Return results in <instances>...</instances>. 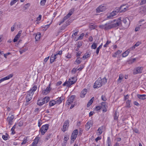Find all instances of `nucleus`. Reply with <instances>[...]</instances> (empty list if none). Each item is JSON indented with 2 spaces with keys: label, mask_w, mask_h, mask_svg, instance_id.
I'll list each match as a JSON object with an SVG mask.
<instances>
[{
  "label": "nucleus",
  "mask_w": 146,
  "mask_h": 146,
  "mask_svg": "<svg viewBox=\"0 0 146 146\" xmlns=\"http://www.w3.org/2000/svg\"><path fill=\"white\" fill-rule=\"evenodd\" d=\"M121 18H119L118 20H114L111 23L106 24V30L110 29L112 28L118 27L121 23Z\"/></svg>",
  "instance_id": "f257e3e1"
},
{
  "label": "nucleus",
  "mask_w": 146,
  "mask_h": 146,
  "mask_svg": "<svg viewBox=\"0 0 146 146\" xmlns=\"http://www.w3.org/2000/svg\"><path fill=\"white\" fill-rule=\"evenodd\" d=\"M77 79L76 77H72L70 78L68 80H66L63 83L62 85L64 86H66L68 87H70L71 86L75 84L76 82Z\"/></svg>",
  "instance_id": "f03ea898"
},
{
  "label": "nucleus",
  "mask_w": 146,
  "mask_h": 146,
  "mask_svg": "<svg viewBox=\"0 0 146 146\" xmlns=\"http://www.w3.org/2000/svg\"><path fill=\"white\" fill-rule=\"evenodd\" d=\"M50 100V98L46 96L41 99L38 100L37 104L39 106H42L45 103H47Z\"/></svg>",
  "instance_id": "7ed1b4c3"
},
{
  "label": "nucleus",
  "mask_w": 146,
  "mask_h": 146,
  "mask_svg": "<svg viewBox=\"0 0 146 146\" xmlns=\"http://www.w3.org/2000/svg\"><path fill=\"white\" fill-rule=\"evenodd\" d=\"M49 125L48 124H46L42 126L40 128L39 132L40 133L41 135H43L47 131L48 129Z\"/></svg>",
  "instance_id": "20e7f679"
},
{
  "label": "nucleus",
  "mask_w": 146,
  "mask_h": 146,
  "mask_svg": "<svg viewBox=\"0 0 146 146\" xmlns=\"http://www.w3.org/2000/svg\"><path fill=\"white\" fill-rule=\"evenodd\" d=\"M102 81L101 78H100L96 81L93 87L94 88H98L102 86Z\"/></svg>",
  "instance_id": "39448f33"
},
{
  "label": "nucleus",
  "mask_w": 146,
  "mask_h": 146,
  "mask_svg": "<svg viewBox=\"0 0 146 146\" xmlns=\"http://www.w3.org/2000/svg\"><path fill=\"white\" fill-rule=\"evenodd\" d=\"M78 133V130L77 129H75L73 131L71 135V143H72L75 140L77 137Z\"/></svg>",
  "instance_id": "423d86ee"
},
{
  "label": "nucleus",
  "mask_w": 146,
  "mask_h": 146,
  "mask_svg": "<svg viewBox=\"0 0 146 146\" xmlns=\"http://www.w3.org/2000/svg\"><path fill=\"white\" fill-rule=\"evenodd\" d=\"M143 67L142 66H139L135 68L133 71V74H136L142 72Z\"/></svg>",
  "instance_id": "0eeeda50"
},
{
  "label": "nucleus",
  "mask_w": 146,
  "mask_h": 146,
  "mask_svg": "<svg viewBox=\"0 0 146 146\" xmlns=\"http://www.w3.org/2000/svg\"><path fill=\"white\" fill-rule=\"evenodd\" d=\"M106 9V7L104 5H101L98 6L96 9V12L99 13L101 12L104 11Z\"/></svg>",
  "instance_id": "6e6552de"
},
{
  "label": "nucleus",
  "mask_w": 146,
  "mask_h": 146,
  "mask_svg": "<svg viewBox=\"0 0 146 146\" xmlns=\"http://www.w3.org/2000/svg\"><path fill=\"white\" fill-rule=\"evenodd\" d=\"M69 125V120H67L65 121L63 126L62 128V131L64 132L67 130L68 129Z\"/></svg>",
  "instance_id": "1a4fd4ad"
},
{
  "label": "nucleus",
  "mask_w": 146,
  "mask_h": 146,
  "mask_svg": "<svg viewBox=\"0 0 146 146\" xmlns=\"http://www.w3.org/2000/svg\"><path fill=\"white\" fill-rule=\"evenodd\" d=\"M51 83H50L48 86L44 90H43L42 91V93L43 94L46 95L48 94L49 93L50 90H51Z\"/></svg>",
  "instance_id": "9d476101"
},
{
  "label": "nucleus",
  "mask_w": 146,
  "mask_h": 146,
  "mask_svg": "<svg viewBox=\"0 0 146 146\" xmlns=\"http://www.w3.org/2000/svg\"><path fill=\"white\" fill-rule=\"evenodd\" d=\"M40 139L38 135L36 136L31 144V146H38L37 143Z\"/></svg>",
  "instance_id": "9b49d317"
},
{
  "label": "nucleus",
  "mask_w": 146,
  "mask_h": 146,
  "mask_svg": "<svg viewBox=\"0 0 146 146\" xmlns=\"http://www.w3.org/2000/svg\"><path fill=\"white\" fill-rule=\"evenodd\" d=\"M102 107L101 109H102V111L104 112H106L107 111V105L106 102H102L101 103Z\"/></svg>",
  "instance_id": "f8f14e48"
},
{
  "label": "nucleus",
  "mask_w": 146,
  "mask_h": 146,
  "mask_svg": "<svg viewBox=\"0 0 146 146\" xmlns=\"http://www.w3.org/2000/svg\"><path fill=\"white\" fill-rule=\"evenodd\" d=\"M33 95V94L30 93H29V92H28L25 98L26 102H29L32 99Z\"/></svg>",
  "instance_id": "ddd939ff"
},
{
  "label": "nucleus",
  "mask_w": 146,
  "mask_h": 146,
  "mask_svg": "<svg viewBox=\"0 0 146 146\" xmlns=\"http://www.w3.org/2000/svg\"><path fill=\"white\" fill-rule=\"evenodd\" d=\"M14 116L11 115L10 116H8L7 118V121L8 122L9 125H11L13 123V120L14 118Z\"/></svg>",
  "instance_id": "4468645a"
},
{
  "label": "nucleus",
  "mask_w": 146,
  "mask_h": 146,
  "mask_svg": "<svg viewBox=\"0 0 146 146\" xmlns=\"http://www.w3.org/2000/svg\"><path fill=\"white\" fill-rule=\"evenodd\" d=\"M13 76V74H11L3 78H1V79H0V83H1L2 82L5 80H8L10 79V78H11Z\"/></svg>",
  "instance_id": "2eb2a0df"
},
{
  "label": "nucleus",
  "mask_w": 146,
  "mask_h": 146,
  "mask_svg": "<svg viewBox=\"0 0 146 146\" xmlns=\"http://www.w3.org/2000/svg\"><path fill=\"white\" fill-rule=\"evenodd\" d=\"M75 97V96L72 95L68 99L67 103L68 105H70L73 102Z\"/></svg>",
  "instance_id": "dca6fc26"
},
{
  "label": "nucleus",
  "mask_w": 146,
  "mask_h": 146,
  "mask_svg": "<svg viewBox=\"0 0 146 146\" xmlns=\"http://www.w3.org/2000/svg\"><path fill=\"white\" fill-rule=\"evenodd\" d=\"M65 99V98L63 96H61L60 97H58L56 99V100H55L56 104L59 105L61 104L63 100Z\"/></svg>",
  "instance_id": "f3484780"
},
{
  "label": "nucleus",
  "mask_w": 146,
  "mask_h": 146,
  "mask_svg": "<svg viewBox=\"0 0 146 146\" xmlns=\"http://www.w3.org/2000/svg\"><path fill=\"white\" fill-rule=\"evenodd\" d=\"M88 92V90L86 89H84L81 92L80 95L82 98L85 97V95Z\"/></svg>",
  "instance_id": "a211bd4d"
},
{
  "label": "nucleus",
  "mask_w": 146,
  "mask_h": 146,
  "mask_svg": "<svg viewBox=\"0 0 146 146\" xmlns=\"http://www.w3.org/2000/svg\"><path fill=\"white\" fill-rule=\"evenodd\" d=\"M93 124V122L92 121H88L86 124L85 127L86 129L88 130L92 126Z\"/></svg>",
  "instance_id": "6ab92c4d"
},
{
  "label": "nucleus",
  "mask_w": 146,
  "mask_h": 146,
  "mask_svg": "<svg viewBox=\"0 0 146 146\" xmlns=\"http://www.w3.org/2000/svg\"><path fill=\"white\" fill-rule=\"evenodd\" d=\"M21 32L22 31H19L18 34L15 36L13 40V41L14 42H15L17 41L19 38L21 36Z\"/></svg>",
  "instance_id": "aec40b11"
},
{
  "label": "nucleus",
  "mask_w": 146,
  "mask_h": 146,
  "mask_svg": "<svg viewBox=\"0 0 146 146\" xmlns=\"http://www.w3.org/2000/svg\"><path fill=\"white\" fill-rule=\"evenodd\" d=\"M37 89V86L36 85H35L28 92H29V93H31L33 95L34 92Z\"/></svg>",
  "instance_id": "412c9836"
},
{
  "label": "nucleus",
  "mask_w": 146,
  "mask_h": 146,
  "mask_svg": "<svg viewBox=\"0 0 146 146\" xmlns=\"http://www.w3.org/2000/svg\"><path fill=\"white\" fill-rule=\"evenodd\" d=\"M104 127L103 126H102L98 128L97 130V135H99L102 134L103 132Z\"/></svg>",
  "instance_id": "4be33fe9"
},
{
  "label": "nucleus",
  "mask_w": 146,
  "mask_h": 146,
  "mask_svg": "<svg viewBox=\"0 0 146 146\" xmlns=\"http://www.w3.org/2000/svg\"><path fill=\"white\" fill-rule=\"evenodd\" d=\"M57 57L55 54H52L50 57V63L51 64L52 63Z\"/></svg>",
  "instance_id": "5701e85b"
},
{
  "label": "nucleus",
  "mask_w": 146,
  "mask_h": 146,
  "mask_svg": "<svg viewBox=\"0 0 146 146\" xmlns=\"http://www.w3.org/2000/svg\"><path fill=\"white\" fill-rule=\"evenodd\" d=\"M130 52V50L129 49H127V50L123 52L122 54L123 57H125L127 56Z\"/></svg>",
  "instance_id": "b1692460"
},
{
  "label": "nucleus",
  "mask_w": 146,
  "mask_h": 146,
  "mask_svg": "<svg viewBox=\"0 0 146 146\" xmlns=\"http://www.w3.org/2000/svg\"><path fill=\"white\" fill-rule=\"evenodd\" d=\"M69 139V137L68 135H66L64 136V143H63L62 144L63 146H65L66 143H67V141Z\"/></svg>",
  "instance_id": "393cba45"
},
{
  "label": "nucleus",
  "mask_w": 146,
  "mask_h": 146,
  "mask_svg": "<svg viewBox=\"0 0 146 146\" xmlns=\"http://www.w3.org/2000/svg\"><path fill=\"white\" fill-rule=\"evenodd\" d=\"M123 78V75L122 74H120L119 75V78L117 80V82L118 83H120L122 81V79Z\"/></svg>",
  "instance_id": "a878e982"
},
{
  "label": "nucleus",
  "mask_w": 146,
  "mask_h": 146,
  "mask_svg": "<svg viewBox=\"0 0 146 146\" xmlns=\"http://www.w3.org/2000/svg\"><path fill=\"white\" fill-rule=\"evenodd\" d=\"M41 36V34L39 32L37 33H36L35 37V39L36 40V41H38L39 40Z\"/></svg>",
  "instance_id": "bb28decb"
},
{
  "label": "nucleus",
  "mask_w": 146,
  "mask_h": 146,
  "mask_svg": "<svg viewBox=\"0 0 146 146\" xmlns=\"http://www.w3.org/2000/svg\"><path fill=\"white\" fill-rule=\"evenodd\" d=\"M56 104L55 100H52L49 102V106L50 107H52Z\"/></svg>",
  "instance_id": "cd10ccee"
},
{
  "label": "nucleus",
  "mask_w": 146,
  "mask_h": 146,
  "mask_svg": "<svg viewBox=\"0 0 146 146\" xmlns=\"http://www.w3.org/2000/svg\"><path fill=\"white\" fill-rule=\"evenodd\" d=\"M122 52V50H119L117 51L116 52H115L114 54H113L112 56L113 57H116L117 56L120 54Z\"/></svg>",
  "instance_id": "c85d7f7f"
},
{
  "label": "nucleus",
  "mask_w": 146,
  "mask_h": 146,
  "mask_svg": "<svg viewBox=\"0 0 146 146\" xmlns=\"http://www.w3.org/2000/svg\"><path fill=\"white\" fill-rule=\"evenodd\" d=\"M117 11H113L111 13L110 15L108 16V18H111L113 17L117 13Z\"/></svg>",
  "instance_id": "c756f323"
},
{
  "label": "nucleus",
  "mask_w": 146,
  "mask_h": 146,
  "mask_svg": "<svg viewBox=\"0 0 146 146\" xmlns=\"http://www.w3.org/2000/svg\"><path fill=\"white\" fill-rule=\"evenodd\" d=\"M120 9L121 11L124 12L127 10L128 7H127L126 6H125V5H121L120 7Z\"/></svg>",
  "instance_id": "7c9ffc66"
},
{
  "label": "nucleus",
  "mask_w": 146,
  "mask_h": 146,
  "mask_svg": "<svg viewBox=\"0 0 146 146\" xmlns=\"http://www.w3.org/2000/svg\"><path fill=\"white\" fill-rule=\"evenodd\" d=\"M137 97L140 99L144 100L146 98V95L145 94L138 95Z\"/></svg>",
  "instance_id": "2f4dec72"
},
{
  "label": "nucleus",
  "mask_w": 146,
  "mask_h": 146,
  "mask_svg": "<svg viewBox=\"0 0 146 146\" xmlns=\"http://www.w3.org/2000/svg\"><path fill=\"white\" fill-rule=\"evenodd\" d=\"M94 97H93L90 100H89L87 105V107H89L92 104L94 100Z\"/></svg>",
  "instance_id": "473e14b6"
},
{
  "label": "nucleus",
  "mask_w": 146,
  "mask_h": 146,
  "mask_svg": "<svg viewBox=\"0 0 146 146\" xmlns=\"http://www.w3.org/2000/svg\"><path fill=\"white\" fill-rule=\"evenodd\" d=\"M119 116V113L116 111L114 113L113 116L114 120H117Z\"/></svg>",
  "instance_id": "72a5a7b5"
},
{
  "label": "nucleus",
  "mask_w": 146,
  "mask_h": 146,
  "mask_svg": "<svg viewBox=\"0 0 146 146\" xmlns=\"http://www.w3.org/2000/svg\"><path fill=\"white\" fill-rule=\"evenodd\" d=\"M2 137L4 140H7L9 139L10 137L8 134H6V135H3L2 136Z\"/></svg>",
  "instance_id": "f704fd0d"
},
{
  "label": "nucleus",
  "mask_w": 146,
  "mask_h": 146,
  "mask_svg": "<svg viewBox=\"0 0 146 146\" xmlns=\"http://www.w3.org/2000/svg\"><path fill=\"white\" fill-rule=\"evenodd\" d=\"M107 144L108 146H110L111 145V141L110 138V137H108L106 141Z\"/></svg>",
  "instance_id": "c9c22d12"
},
{
  "label": "nucleus",
  "mask_w": 146,
  "mask_h": 146,
  "mask_svg": "<svg viewBox=\"0 0 146 146\" xmlns=\"http://www.w3.org/2000/svg\"><path fill=\"white\" fill-rule=\"evenodd\" d=\"M27 137H25L23 139V142L21 143L22 145L25 144L27 143Z\"/></svg>",
  "instance_id": "e433bc0d"
},
{
  "label": "nucleus",
  "mask_w": 146,
  "mask_h": 146,
  "mask_svg": "<svg viewBox=\"0 0 146 146\" xmlns=\"http://www.w3.org/2000/svg\"><path fill=\"white\" fill-rule=\"evenodd\" d=\"M97 46V43L96 42L93 43L91 46V48L92 49H95Z\"/></svg>",
  "instance_id": "4c0bfd02"
},
{
  "label": "nucleus",
  "mask_w": 146,
  "mask_h": 146,
  "mask_svg": "<svg viewBox=\"0 0 146 146\" xmlns=\"http://www.w3.org/2000/svg\"><path fill=\"white\" fill-rule=\"evenodd\" d=\"M15 125H14L11 129V134L12 135H14L15 133Z\"/></svg>",
  "instance_id": "58836bf2"
},
{
  "label": "nucleus",
  "mask_w": 146,
  "mask_h": 146,
  "mask_svg": "<svg viewBox=\"0 0 146 146\" xmlns=\"http://www.w3.org/2000/svg\"><path fill=\"white\" fill-rule=\"evenodd\" d=\"M81 58L80 57H77V58L75 61V62L77 64H79L81 62Z\"/></svg>",
  "instance_id": "ea45409f"
},
{
  "label": "nucleus",
  "mask_w": 146,
  "mask_h": 146,
  "mask_svg": "<svg viewBox=\"0 0 146 146\" xmlns=\"http://www.w3.org/2000/svg\"><path fill=\"white\" fill-rule=\"evenodd\" d=\"M90 56V54H89V52L86 53L83 56L82 58H84V59H86L88 58Z\"/></svg>",
  "instance_id": "a19ab883"
},
{
  "label": "nucleus",
  "mask_w": 146,
  "mask_h": 146,
  "mask_svg": "<svg viewBox=\"0 0 146 146\" xmlns=\"http://www.w3.org/2000/svg\"><path fill=\"white\" fill-rule=\"evenodd\" d=\"M131 101L129 100H128L126 102V107L127 108H129L131 107Z\"/></svg>",
  "instance_id": "79ce46f5"
},
{
  "label": "nucleus",
  "mask_w": 146,
  "mask_h": 146,
  "mask_svg": "<svg viewBox=\"0 0 146 146\" xmlns=\"http://www.w3.org/2000/svg\"><path fill=\"white\" fill-rule=\"evenodd\" d=\"M47 0H41L40 2V5L41 6H44L46 1Z\"/></svg>",
  "instance_id": "37998d69"
},
{
  "label": "nucleus",
  "mask_w": 146,
  "mask_h": 146,
  "mask_svg": "<svg viewBox=\"0 0 146 146\" xmlns=\"http://www.w3.org/2000/svg\"><path fill=\"white\" fill-rule=\"evenodd\" d=\"M19 0H11L10 3L11 6L13 5L14 4L17 2Z\"/></svg>",
  "instance_id": "c03bdc74"
},
{
  "label": "nucleus",
  "mask_w": 146,
  "mask_h": 146,
  "mask_svg": "<svg viewBox=\"0 0 146 146\" xmlns=\"http://www.w3.org/2000/svg\"><path fill=\"white\" fill-rule=\"evenodd\" d=\"M129 21V19L127 18H126L123 19V23L125 24H128V21Z\"/></svg>",
  "instance_id": "a18cd8bd"
},
{
  "label": "nucleus",
  "mask_w": 146,
  "mask_h": 146,
  "mask_svg": "<svg viewBox=\"0 0 146 146\" xmlns=\"http://www.w3.org/2000/svg\"><path fill=\"white\" fill-rule=\"evenodd\" d=\"M89 28L91 30H93L95 29L96 27V26H95L94 25H92V24H91L89 26Z\"/></svg>",
  "instance_id": "49530a36"
},
{
  "label": "nucleus",
  "mask_w": 146,
  "mask_h": 146,
  "mask_svg": "<svg viewBox=\"0 0 146 146\" xmlns=\"http://www.w3.org/2000/svg\"><path fill=\"white\" fill-rule=\"evenodd\" d=\"M70 16L68 14L66 16H65L63 19L62 22H64L65 20L68 19Z\"/></svg>",
  "instance_id": "de8ad7c7"
},
{
  "label": "nucleus",
  "mask_w": 146,
  "mask_h": 146,
  "mask_svg": "<svg viewBox=\"0 0 146 146\" xmlns=\"http://www.w3.org/2000/svg\"><path fill=\"white\" fill-rule=\"evenodd\" d=\"M84 33H82L80 34V35L78 37L77 40H79L82 39L84 36Z\"/></svg>",
  "instance_id": "09e8293b"
},
{
  "label": "nucleus",
  "mask_w": 146,
  "mask_h": 146,
  "mask_svg": "<svg viewBox=\"0 0 146 146\" xmlns=\"http://www.w3.org/2000/svg\"><path fill=\"white\" fill-rule=\"evenodd\" d=\"M111 43V41L109 40H108L106 43L104 45V48L107 47L108 45Z\"/></svg>",
  "instance_id": "8fccbe9b"
},
{
  "label": "nucleus",
  "mask_w": 146,
  "mask_h": 146,
  "mask_svg": "<svg viewBox=\"0 0 146 146\" xmlns=\"http://www.w3.org/2000/svg\"><path fill=\"white\" fill-rule=\"evenodd\" d=\"M42 18V15H39V16L36 18V21L38 22L40 21Z\"/></svg>",
  "instance_id": "3c124183"
},
{
  "label": "nucleus",
  "mask_w": 146,
  "mask_h": 146,
  "mask_svg": "<svg viewBox=\"0 0 146 146\" xmlns=\"http://www.w3.org/2000/svg\"><path fill=\"white\" fill-rule=\"evenodd\" d=\"M62 53V50H60L58 52H56V53L55 54L56 55V56L57 57L58 55H61Z\"/></svg>",
  "instance_id": "603ef678"
},
{
  "label": "nucleus",
  "mask_w": 146,
  "mask_h": 146,
  "mask_svg": "<svg viewBox=\"0 0 146 146\" xmlns=\"http://www.w3.org/2000/svg\"><path fill=\"white\" fill-rule=\"evenodd\" d=\"M82 42H79L77 44V48H79L82 45Z\"/></svg>",
  "instance_id": "864d4df0"
},
{
  "label": "nucleus",
  "mask_w": 146,
  "mask_h": 146,
  "mask_svg": "<svg viewBox=\"0 0 146 146\" xmlns=\"http://www.w3.org/2000/svg\"><path fill=\"white\" fill-rule=\"evenodd\" d=\"M42 124V121L41 119H40L38 121V126L39 127L41 126Z\"/></svg>",
  "instance_id": "5fc2aeb1"
},
{
  "label": "nucleus",
  "mask_w": 146,
  "mask_h": 146,
  "mask_svg": "<svg viewBox=\"0 0 146 146\" xmlns=\"http://www.w3.org/2000/svg\"><path fill=\"white\" fill-rule=\"evenodd\" d=\"M99 27L101 29H104L106 30V24L100 25Z\"/></svg>",
  "instance_id": "6e6d98bb"
},
{
  "label": "nucleus",
  "mask_w": 146,
  "mask_h": 146,
  "mask_svg": "<svg viewBox=\"0 0 146 146\" xmlns=\"http://www.w3.org/2000/svg\"><path fill=\"white\" fill-rule=\"evenodd\" d=\"M82 52H81L78 51L76 53V56L77 57H79L82 54Z\"/></svg>",
  "instance_id": "4d7b16f0"
},
{
  "label": "nucleus",
  "mask_w": 146,
  "mask_h": 146,
  "mask_svg": "<svg viewBox=\"0 0 146 146\" xmlns=\"http://www.w3.org/2000/svg\"><path fill=\"white\" fill-rule=\"evenodd\" d=\"M77 68H74L72 70V72L73 74L75 73L77 70H78Z\"/></svg>",
  "instance_id": "13d9d810"
},
{
  "label": "nucleus",
  "mask_w": 146,
  "mask_h": 146,
  "mask_svg": "<svg viewBox=\"0 0 146 146\" xmlns=\"http://www.w3.org/2000/svg\"><path fill=\"white\" fill-rule=\"evenodd\" d=\"M101 98L102 100L104 101H106L107 99L106 96L104 95H102Z\"/></svg>",
  "instance_id": "bf43d9fd"
},
{
  "label": "nucleus",
  "mask_w": 146,
  "mask_h": 146,
  "mask_svg": "<svg viewBox=\"0 0 146 146\" xmlns=\"http://www.w3.org/2000/svg\"><path fill=\"white\" fill-rule=\"evenodd\" d=\"M102 139L101 136H98L95 139V141L97 142L98 140H100Z\"/></svg>",
  "instance_id": "052dcab7"
},
{
  "label": "nucleus",
  "mask_w": 146,
  "mask_h": 146,
  "mask_svg": "<svg viewBox=\"0 0 146 146\" xmlns=\"http://www.w3.org/2000/svg\"><path fill=\"white\" fill-rule=\"evenodd\" d=\"M102 107L101 106H97L96 107L95 109L96 110L98 111L101 109Z\"/></svg>",
  "instance_id": "680f3d73"
},
{
  "label": "nucleus",
  "mask_w": 146,
  "mask_h": 146,
  "mask_svg": "<svg viewBox=\"0 0 146 146\" xmlns=\"http://www.w3.org/2000/svg\"><path fill=\"white\" fill-rule=\"evenodd\" d=\"M145 3H146V0H142L140 3V5H142Z\"/></svg>",
  "instance_id": "e2e57ef3"
},
{
  "label": "nucleus",
  "mask_w": 146,
  "mask_h": 146,
  "mask_svg": "<svg viewBox=\"0 0 146 146\" xmlns=\"http://www.w3.org/2000/svg\"><path fill=\"white\" fill-rule=\"evenodd\" d=\"M89 41L92 42L93 41V38L92 36H90L88 38Z\"/></svg>",
  "instance_id": "0e129e2a"
},
{
  "label": "nucleus",
  "mask_w": 146,
  "mask_h": 146,
  "mask_svg": "<svg viewBox=\"0 0 146 146\" xmlns=\"http://www.w3.org/2000/svg\"><path fill=\"white\" fill-rule=\"evenodd\" d=\"M141 44V42H137L134 45L136 47L139 46Z\"/></svg>",
  "instance_id": "69168bd1"
},
{
  "label": "nucleus",
  "mask_w": 146,
  "mask_h": 146,
  "mask_svg": "<svg viewBox=\"0 0 146 146\" xmlns=\"http://www.w3.org/2000/svg\"><path fill=\"white\" fill-rule=\"evenodd\" d=\"M11 54L10 52H8L7 53L4 54V57L5 58H7V56L9 55L10 54Z\"/></svg>",
  "instance_id": "338daca9"
},
{
  "label": "nucleus",
  "mask_w": 146,
  "mask_h": 146,
  "mask_svg": "<svg viewBox=\"0 0 146 146\" xmlns=\"http://www.w3.org/2000/svg\"><path fill=\"white\" fill-rule=\"evenodd\" d=\"M15 27V25H14L11 27V29L12 31H14Z\"/></svg>",
  "instance_id": "774afa93"
}]
</instances>
